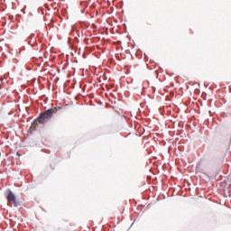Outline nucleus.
I'll return each mask as SVG.
<instances>
[{"instance_id": "1", "label": "nucleus", "mask_w": 231, "mask_h": 231, "mask_svg": "<svg viewBox=\"0 0 231 231\" xmlns=\"http://www.w3.org/2000/svg\"><path fill=\"white\" fill-rule=\"evenodd\" d=\"M53 113H55V110L53 108H51L49 110H46L43 114L40 116L38 118L39 124H46L50 118H51Z\"/></svg>"}, {"instance_id": "3", "label": "nucleus", "mask_w": 231, "mask_h": 231, "mask_svg": "<svg viewBox=\"0 0 231 231\" xmlns=\"http://www.w3.org/2000/svg\"><path fill=\"white\" fill-rule=\"evenodd\" d=\"M6 198L8 201L14 204V207H17V200L15 199V195L14 194V192H12V190H7Z\"/></svg>"}, {"instance_id": "2", "label": "nucleus", "mask_w": 231, "mask_h": 231, "mask_svg": "<svg viewBox=\"0 0 231 231\" xmlns=\"http://www.w3.org/2000/svg\"><path fill=\"white\" fill-rule=\"evenodd\" d=\"M53 113H55V110L53 108H51L49 110H46L43 114L40 116L38 118L39 124H46L50 118H51Z\"/></svg>"}]
</instances>
